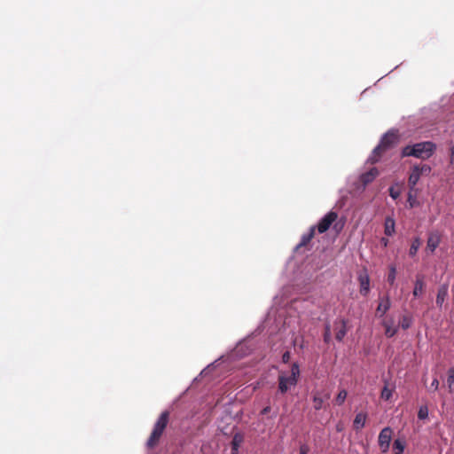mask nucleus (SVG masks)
Here are the masks:
<instances>
[{
	"label": "nucleus",
	"mask_w": 454,
	"mask_h": 454,
	"mask_svg": "<svg viewBox=\"0 0 454 454\" xmlns=\"http://www.w3.org/2000/svg\"><path fill=\"white\" fill-rule=\"evenodd\" d=\"M315 233V227H309V231L301 235L300 242L293 248V254L285 265V274L290 281L296 282L300 279L303 254L310 251L309 243Z\"/></svg>",
	"instance_id": "nucleus-1"
},
{
	"label": "nucleus",
	"mask_w": 454,
	"mask_h": 454,
	"mask_svg": "<svg viewBox=\"0 0 454 454\" xmlns=\"http://www.w3.org/2000/svg\"><path fill=\"white\" fill-rule=\"evenodd\" d=\"M262 325V332L266 331L268 338H273L290 327V319L286 317V309L284 308H271L267 313Z\"/></svg>",
	"instance_id": "nucleus-2"
},
{
	"label": "nucleus",
	"mask_w": 454,
	"mask_h": 454,
	"mask_svg": "<svg viewBox=\"0 0 454 454\" xmlns=\"http://www.w3.org/2000/svg\"><path fill=\"white\" fill-rule=\"evenodd\" d=\"M262 333V325H258L253 332L239 340L236 346L224 355L227 363L239 360L249 356L256 347L254 339Z\"/></svg>",
	"instance_id": "nucleus-3"
},
{
	"label": "nucleus",
	"mask_w": 454,
	"mask_h": 454,
	"mask_svg": "<svg viewBox=\"0 0 454 454\" xmlns=\"http://www.w3.org/2000/svg\"><path fill=\"white\" fill-rule=\"evenodd\" d=\"M437 150V145L431 140L410 143L401 149L402 158L413 157L422 160L431 158Z\"/></svg>",
	"instance_id": "nucleus-4"
},
{
	"label": "nucleus",
	"mask_w": 454,
	"mask_h": 454,
	"mask_svg": "<svg viewBox=\"0 0 454 454\" xmlns=\"http://www.w3.org/2000/svg\"><path fill=\"white\" fill-rule=\"evenodd\" d=\"M301 378V368L298 361L293 362L290 365L289 373L281 371L278 376V390L279 395H286L292 388H294Z\"/></svg>",
	"instance_id": "nucleus-5"
},
{
	"label": "nucleus",
	"mask_w": 454,
	"mask_h": 454,
	"mask_svg": "<svg viewBox=\"0 0 454 454\" xmlns=\"http://www.w3.org/2000/svg\"><path fill=\"white\" fill-rule=\"evenodd\" d=\"M169 419L170 412L168 410H165L160 414L153 425L151 434L145 442V447L148 450H153L159 444L160 440L168 425Z\"/></svg>",
	"instance_id": "nucleus-6"
},
{
	"label": "nucleus",
	"mask_w": 454,
	"mask_h": 454,
	"mask_svg": "<svg viewBox=\"0 0 454 454\" xmlns=\"http://www.w3.org/2000/svg\"><path fill=\"white\" fill-rule=\"evenodd\" d=\"M315 299L309 295L299 296L290 300L284 303V306H289L291 309H294L298 314L304 313L309 309L311 305L314 303Z\"/></svg>",
	"instance_id": "nucleus-7"
},
{
	"label": "nucleus",
	"mask_w": 454,
	"mask_h": 454,
	"mask_svg": "<svg viewBox=\"0 0 454 454\" xmlns=\"http://www.w3.org/2000/svg\"><path fill=\"white\" fill-rule=\"evenodd\" d=\"M337 218V212L330 210L318 220L317 224L312 225L311 227H315V231H317L320 234L325 233L330 229Z\"/></svg>",
	"instance_id": "nucleus-8"
},
{
	"label": "nucleus",
	"mask_w": 454,
	"mask_h": 454,
	"mask_svg": "<svg viewBox=\"0 0 454 454\" xmlns=\"http://www.w3.org/2000/svg\"><path fill=\"white\" fill-rule=\"evenodd\" d=\"M393 430L390 427H385L381 429L378 437V443L382 453H387L389 450L392 440Z\"/></svg>",
	"instance_id": "nucleus-9"
},
{
	"label": "nucleus",
	"mask_w": 454,
	"mask_h": 454,
	"mask_svg": "<svg viewBox=\"0 0 454 454\" xmlns=\"http://www.w3.org/2000/svg\"><path fill=\"white\" fill-rule=\"evenodd\" d=\"M398 141L397 132L395 129H389L382 135L379 145L387 151L393 148Z\"/></svg>",
	"instance_id": "nucleus-10"
},
{
	"label": "nucleus",
	"mask_w": 454,
	"mask_h": 454,
	"mask_svg": "<svg viewBox=\"0 0 454 454\" xmlns=\"http://www.w3.org/2000/svg\"><path fill=\"white\" fill-rule=\"evenodd\" d=\"M357 280L359 282L360 294L366 297L371 290L370 276L366 268L361 270L357 274Z\"/></svg>",
	"instance_id": "nucleus-11"
},
{
	"label": "nucleus",
	"mask_w": 454,
	"mask_h": 454,
	"mask_svg": "<svg viewBox=\"0 0 454 454\" xmlns=\"http://www.w3.org/2000/svg\"><path fill=\"white\" fill-rule=\"evenodd\" d=\"M379 169L376 167H372L369 170L361 173L358 176V182L360 183L361 188L363 190L365 189L366 186L379 176Z\"/></svg>",
	"instance_id": "nucleus-12"
},
{
	"label": "nucleus",
	"mask_w": 454,
	"mask_h": 454,
	"mask_svg": "<svg viewBox=\"0 0 454 454\" xmlns=\"http://www.w3.org/2000/svg\"><path fill=\"white\" fill-rule=\"evenodd\" d=\"M392 305L391 299L388 294L380 298V302L376 308V315L379 317H383L390 309Z\"/></svg>",
	"instance_id": "nucleus-13"
},
{
	"label": "nucleus",
	"mask_w": 454,
	"mask_h": 454,
	"mask_svg": "<svg viewBox=\"0 0 454 454\" xmlns=\"http://www.w3.org/2000/svg\"><path fill=\"white\" fill-rule=\"evenodd\" d=\"M421 174L419 172V164H415L411 168V173L408 177V186L409 190L415 191L416 192H419V189L416 188V185L418 184Z\"/></svg>",
	"instance_id": "nucleus-14"
},
{
	"label": "nucleus",
	"mask_w": 454,
	"mask_h": 454,
	"mask_svg": "<svg viewBox=\"0 0 454 454\" xmlns=\"http://www.w3.org/2000/svg\"><path fill=\"white\" fill-rule=\"evenodd\" d=\"M441 240V235L437 231L430 232L427 240V249L431 254L434 253L436 248L439 247Z\"/></svg>",
	"instance_id": "nucleus-15"
},
{
	"label": "nucleus",
	"mask_w": 454,
	"mask_h": 454,
	"mask_svg": "<svg viewBox=\"0 0 454 454\" xmlns=\"http://www.w3.org/2000/svg\"><path fill=\"white\" fill-rule=\"evenodd\" d=\"M449 296V284L448 283H442L439 286L437 289V294L435 299V303L437 307L442 309L443 302Z\"/></svg>",
	"instance_id": "nucleus-16"
},
{
	"label": "nucleus",
	"mask_w": 454,
	"mask_h": 454,
	"mask_svg": "<svg viewBox=\"0 0 454 454\" xmlns=\"http://www.w3.org/2000/svg\"><path fill=\"white\" fill-rule=\"evenodd\" d=\"M219 363H227L224 355L220 356L217 359L208 364L203 370H201L200 374L193 380H198L199 377L207 376L213 370H215L218 366Z\"/></svg>",
	"instance_id": "nucleus-17"
},
{
	"label": "nucleus",
	"mask_w": 454,
	"mask_h": 454,
	"mask_svg": "<svg viewBox=\"0 0 454 454\" xmlns=\"http://www.w3.org/2000/svg\"><path fill=\"white\" fill-rule=\"evenodd\" d=\"M231 433H232L233 434L231 444L241 447L242 443L245 441V434L239 431L238 426L236 425L231 427Z\"/></svg>",
	"instance_id": "nucleus-18"
},
{
	"label": "nucleus",
	"mask_w": 454,
	"mask_h": 454,
	"mask_svg": "<svg viewBox=\"0 0 454 454\" xmlns=\"http://www.w3.org/2000/svg\"><path fill=\"white\" fill-rule=\"evenodd\" d=\"M339 322L340 323V327L337 330L335 333V339L338 342H342L343 339L348 333V319L345 317L339 318Z\"/></svg>",
	"instance_id": "nucleus-19"
},
{
	"label": "nucleus",
	"mask_w": 454,
	"mask_h": 454,
	"mask_svg": "<svg viewBox=\"0 0 454 454\" xmlns=\"http://www.w3.org/2000/svg\"><path fill=\"white\" fill-rule=\"evenodd\" d=\"M395 233V220L393 216L387 215L384 222V234L392 237Z\"/></svg>",
	"instance_id": "nucleus-20"
},
{
	"label": "nucleus",
	"mask_w": 454,
	"mask_h": 454,
	"mask_svg": "<svg viewBox=\"0 0 454 454\" xmlns=\"http://www.w3.org/2000/svg\"><path fill=\"white\" fill-rule=\"evenodd\" d=\"M367 419V413L358 412L353 420V427L356 431H359L364 427Z\"/></svg>",
	"instance_id": "nucleus-21"
},
{
	"label": "nucleus",
	"mask_w": 454,
	"mask_h": 454,
	"mask_svg": "<svg viewBox=\"0 0 454 454\" xmlns=\"http://www.w3.org/2000/svg\"><path fill=\"white\" fill-rule=\"evenodd\" d=\"M383 152H385V150L381 147V145L378 144L367 158L366 162L371 164L378 162Z\"/></svg>",
	"instance_id": "nucleus-22"
},
{
	"label": "nucleus",
	"mask_w": 454,
	"mask_h": 454,
	"mask_svg": "<svg viewBox=\"0 0 454 454\" xmlns=\"http://www.w3.org/2000/svg\"><path fill=\"white\" fill-rule=\"evenodd\" d=\"M417 193L415 191L409 190L407 193L406 207L411 209L420 206V202L417 200Z\"/></svg>",
	"instance_id": "nucleus-23"
},
{
	"label": "nucleus",
	"mask_w": 454,
	"mask_h": 454,
	"mask_svg": "<svg viewBox=\"0 0 454 454\" xmlns=\"http://www.w3.org/2000/svg\"><path fill=\"white\" fill-rule=\"evenodd\" d=\"M424 287H425V283L423 281V278H420V277H418L416 278V280H415V283H414V287H413V290H412V295L415 298L420 297L423 294Z\"/></svg>",
	"instance_id": "nucleus-24"
},
{
	"label": "nucleus",
	"mask_w": 454,
	"mask_h": 454,
	"mask_svg": "<svg viewBox=\"0 0 454 454\" xmlns=\"http://www.w3.org/2000/svg\"><path fill=\"white\" fill-rule=\"evenodd\" d=\"M421 246V239L419 236H416L412 239L411 244L409 249V256L414 257Z\"/></svg>",
	"instance_id": "nucleus-25"
},
{
	"label": "nucleus",
	"mask_w": 454,
	"mask_h": 454,
	"mask_svg": "<svg viewBox=\"0 0 454 454\" xmlns=\"http://www.w3.org/2000/svg\"><path fill=\"white\" fill-rule=\"evenodd\" d=\"M413 324V317L411 315H403L401 317L400 322H399V328H402L403 330H408L411 327Z\"/></svg>",
	"instance_id": "nucleus-26"
},
{
	"label": "nucleus",
	"mask_w": 454,
	"mask_h": 454,
	"mask_svg": "<svg viewBox=\"0 0 454 454\" xmlns=\"http://www.w3.org/2000/svg\"><path fill=\"white\" fill-rule=\"evenodd\" d=\"M406 447V442L404 440L396 438L393 442V450L395 454H403Z\"/></svg>",
	"instance_id": "nucleus-27"
},
{
	"label": "nucleus",
	"mask_w": 454,
	"mask_h": 454,
	"mask_svg": "<svg viewBox=\"0 0 454 454\" xmlns=\"http://www.w3.org/2000/svg\"><path fill=\"white\" fill-rule=\"evenodd\" d=\"M447 385L450 393L454 392V367H450L447 371Z\"/></svg>",
	"instance_id": "nucleus-28"
},
{
	"label": "nucleus",
	"mask_w": 454,
	"mask_h": 454,
	"mask_svg": "<svg viewBox=\"0 0 454 454\" xmlns=\"http://www.w3.org/2000/svg\"><path fill=\"white\" fill-rule=\"evenodd\" d=\"M395 186H399V182H395L394 184L388 187V194L392 200H396L401 195V190L396 189Z\"/></svg>",
	"instance_id": "nucleus-29"
},
{
	"label": "nucleus",
	"mask_w": 454,
	"mask_h": 454,
	"mask_svg": "<svg viewBox=\"0 0 454 454\" xmlns=\"http://www.w3.org/2000/svg\"><path fill=\"white\" fill-rule=\"evenodd\" d=\"M312 401L314 403V409L316 411H320L323 409L324 398L319 395L318 392L313 395Z\"/></svg>",
	"instance_id": "nucleus-30"
},
{
	"label": "nucleus",
	"mask_w": 454,
	"mask_h": 454,
	"mask_svg": "<svg viewBox=\"0 0 454 454\" xmlns=\"http://www.w3.org/2000/svg\"><path fill=\"white\" fill-rule=\"evenodd\" d=\"M348 396V391L346 389H341L339 391L338 395L335 397V404L338 406H341Z\"/></svg>",
	"instance_id": "nucleus-31"
},
{
	"label": "nucleus",
	"mask_w": 454,
	"mask_h": 454,
	"mask_svg": "<svg viewBox=\"0 0 454 454\" xmlns=\"http://www.w3.org/2000/svg\"><path fill=\"white\" fill-rule=\"evenodd\" d=\"M395 278H396V267L392 264L389 266V270H388L387 280L389 285L393 286L395 282Z\"/></svg>",
	"instance_id": "nucleus-32"
},
{
	"label": "nucleus",
	"mask_w": 454,
	"mask_h": 454,
	"mask_svg": "<svg viewBox=\"0 0 454 454\" xmlns=\"http://www.w3.org/2000/svg\"><path fill=\"white\" fill-rule=\"evenodd\" d=\"M393 395V389L389 388L387 384H385V386L381 389L380 397L385 400L388 401Z\"/></svg>",
	"instance_id": "nucleus-33"
},
{
	"label": "nucleus",
	"mask_w": 454,
	"mask_h": 454,
	"mask_svg": "<svg viewBox=\"0 0 454 454\" xmlns=\"http://www.w3.org/2000/svg\"><path fill=\"white\" fill-rule=\"evenodd\" d=\"M384 330L385 336L390 339L397 334L399 331V326L395 325V327H389L388 325H386V328H384Z\"/></svg>",
	"instance_id": "nucleus-34"
},
{
	"label": "nucleus",
	"mask_w": 454,
	"mask_h": 454,
	"mask_svg": "<svg viewBox=\"0 0 454 454\" xmlns=\"http://www.w3.org/2000/svg\"><path fill=\"white\" fill-rule=\"evenodd\" d=\"M448 153L449 164L454 169V141L452 140L449 142Z\"/></svg>",
	"instance_id": "nucleus-35"
},
{
	"label": "nucleus",
	"mask_w": 454,
	"mask_h": 454,
	"mask_svg": "<svg viewBox=\"0 0 454 454\" xmlns=\"http://www.w3.org/2000/svg\"><path fill=\"white\" fill-rule=\"evenodd\" d=\"M323 340L325 344H329L332 341V333L330 325L327 323L325 325V331L323 333Z\"/></svg>",
	"instance_id": "nucleus-36"
},
{
	"label": "nucleus",
	"mask_w": 454,
	"mask_h": 454,
	"mask_svg": "<svg viewBox=\"0 0 454 454\" xmlns=\"http://www.w3.org/2000/svg\"><path fill=\"white\" fill-rule=\"evenodd\" d=\"M428 418V408L427 405H421L418 411V419L425 420Z\"/></svg>",
	"instance_id": "nucleus-37"
},
{
	"label": "nucleus",
	"mask_w": 454,
	"mask_h": 454,
	"mask_svg": "<svg viewBox=\"0 0 454 454\" xmlns=\"http://www.w3.org/2000/svg\"><path fill=\"white\" fill-rule=\"evenodd\" d=\"M432 171V168L428 164H419V172L423 176H428Z\"/></svg>",
	"instance_id": "nucleus-38"
},
{
	"label": "nucleus",
	"mask_w": 454,
	"mask_h": 454,
	"mask_svg": "<svg viewBox=\"0 0 454 454\" xmlns=\"http://www.w3.org/2000/svg\"><path fill=\"white\" fill-rule=\"evenodd\" d=\"M438 388H439V380H437V378H434V380H432L427 390H428V392L433 393V392H435L436 390H438Z\"/></svg>",
	"instance_id": "nucleus-39"
},
{
	"label": "nucleus",
	"mask_w": 454,
	"mask_h": 454,
	"mask_svg": "<svg viewBox=\"0 0 454 454\" xmlns=\"http://www.w3.org/2000/svg\"><path fill=\"white\" fill-rule=\"evenodd\" d=\"M290 359H291V351L287 349L281 356V363L286 364L290 362Z\"/></svg>",
	"instance_id": "nucleus-40"
},
{
	"label": "nucleus",
	"mask_w": 454,
	"mask_h": 454,
	"mask_svg": "<svg viewBox=\"0 0 454 454\" xmlns=\"http://www.w3.org/2000/svg\"><path fill=\"white\" fill-rule=\"evenodd\" d=\"M310 449L307 443H301L299 446V454H309Z\"/></svg>",
	"instance_id": "nucleus-41"
},
{
	"label": "nucleus",
	"mask_w": 454,
	"mask_h": 454,
	"mask_svg": "<svg viewBox=\"0 0 454 454\" xmlns=\"http://www.w3.org/2000/svg\"><path fill=\"white\" fill-rule=\"evenodd\" d=\"M381 325L386 328V325H388L389 327H395L394 326V319L391 317L389 319L383 320L381 322Z\"/></svg>",
	"instance_id": "nucleus-42"
},
{
	"label": "nucleus",
	"mask_w": 454,
	"mask_h": 454,
	"mask_svg": "<svg viewBox=\"0 0 454 454\" xmlns=\"http://www.w3.org/2000/svg\"><path fill=\"white\" fill-rule=\"evenodd\" d=\"M270 411H271V407H270V405H267V406L263 407V408L261 410L260 414H261V415H262V416H264V415H266V414L270 413Z\"/></svg>",
	"instance_id": "nucleus-43"
},
{
	"label": "nucleus",
	"mask_w": 454,
	"mask_h": 454,
	"mask_svg": "<svg viewBox=\"0 0 454 454\" xmlns=\"http://www.w3.org/2000/svg\"><path fill=\"white\" fill-rule=\"evenodd\" d=\"M230 447H231V454H239V453L240 447H238V446L231 444V443H230Z\"/></svg>",
	"instance_id": "nucleus-44"
},
{
	"label": "nucleus",
	"mask_w": 454,
	"mask_h": 454,
	"mask_svg": "<svg viewBox=\"0 0 454 454\" xmlns=\"http://www.w3.org/2000/svg\"><path fill=\"white\" fill-rule=\"evenodd\" d=\"M380 245L383 247H387L388 245H389V240L387 238H385V237H382L380 240Z\"/></svg>",
	"instance_id": "nucleus-45"
},
{
	"label": "nucleus",
	"mask_w": 454,
	"mask_h": 454,
	"mask_svg": "<svg viewBox=\"0 0 454 454\" xmlns=\"http://www.w3.org/2000/svg\"><path fill=\"white\" fill-rule=\"evenodd\" d=\"M242 415H243V411H238L234 416H232V419H233L234 420H238V421H239V420L241 419V418H242Z\"/></svg>",
	"instance_id": "nucleus-46"
},
{
	"label": "nucleus",
	"mask_w": 454,
	"mask_h": 454,
	"mask_svg": "<svg viewBox=\"0 0 454 454\" xmlns=\"http://www.w3.org/2000/svg\"><path fill=\"white\" fill-rule=\"evenodd\" d=\"M220 431H221L222 434L225 437H228L231 434V431L230 432L227 431V427H223L220 429Z\"/></svg>",
	"instance_id": "nucleus-47"
},
{
	"label": "nucleus",
	"mask_w": 454,
	"mask_h": 454,
	"mask_svg": "<svg viewBox=\"0 0 454 454\" xmlns=\"http://www.w3.org/2000/svg\"><path fill=\"white\" fill-rule=\"evenodd\" d=\"M297 346L301 350H303L305 348L304 339L302 336H301V342L298 343Z\"/></svg>",
	"instance_id": "nucleus-48"
},
{
	"label": "nucleus",
	"mask_w": 454,
	"mask_h": 454,
	"mask_svg": "<svg viewBox=\"0 0 454 454\" xmlns=\"http://www.w3.org/2000/svg\"><path fill=\"white\" fill-rule=\"evenodd\" d=\"M298 339L299 337L295 336L292 339L291 344L294 348H295L298 344Z\"/></svg>",
	"instance_id": "nucleus-49"
},
{
	"label": "nucleus",
	"mask_w": 454,
	"mask_h": 454,
	"mask_svg": "<svg viewBox=\"0 0 454 454\" xmlns=\"http://www.w3.org/2000/svg\"><path fill=\"white\" fill-rule=\"evenodd\" d=\"M278 414V408L276 409V411H274L272 412V414L270 416V419H275Z\"/></svg>",
	"instance_id": "nucleus-50"
},
{
	"label": "nucleus",
	"mask_w": 454,
	"mask_h": 454,
	"mask_svg": "<svg viewBox=\"0 0 454 454\" xmlns=\"http://www.w3.org/2000/svg\"><path fill=\"white\" fill-rule=\"evenodd\" d=\"M333 229L336 231L338 230V223L334 224Z\"/></svg>",
	"instance_id": "nucleus-51"
}]
</instances>
